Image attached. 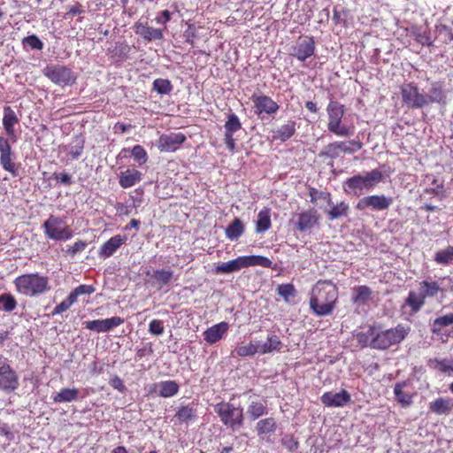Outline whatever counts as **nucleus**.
I'll list each match as a JSON object with an SVG mask.
<instances>
[{"mask_svg": "<svg viewBox=\"0 0 453 453\" xmlns=\"http://www.w3.org/2000/svg\"><path fill=\"white\" fill-rule=\"evenodd\" d=\"M339 298L338 287L330 280H319L311 288L309 305L319 317L331 315Z\"/></svg>", "mask_w": 453, "mask_h": 453, "instance_id": "obj_1", "label": "nucleus"}, {"mask_svg": "<svg viewBox=\"0 0 453 453\" xmlns=\"http://www.w3.org/2000/svg\"><path fill=\"white\" fill-rule=\"evenodd\" d=\"M442 292L439 282L431 277L418 282V291L411 290L404 301L412 314L418 313L426 304V298H434Z\"/></svg>", "mask_w": 453, "mask_h": 453, "instance_id": "obj_2", "label": "nucleus"}, {"mask_svg": "<svg viewBox=\"0 0 453 453\" xmlns=\"http://www.w3.org/2000/svg\"><path fill=\"white\" fill-rule=\"evenodd\" d=\"M384 175L378 170L373 169L365 173V175L357 174L348 178L343 183V190L345 193L354 196H360L364 191H369L383 181Z\"/></svg>", "mask_w": 453, "mask_h": 453, "instance_id": "obj_3", "label": "nucleus"}, {"mask_svg": "<svg viewBox=\"0 0 453 453\" xmlns=\"http://www.w3.org/2000/svg\"><path fill=\"white\" fill-rule=\"evenodd\" d=\"M13 284L18 293L27 296H37L50 289L49 278L37 273L21 274L15 278Z\"/></svg>", "mask_w": 453, "mask_h": 453, "instance_id": "obj_4", "label": "nucleus"}, {"mask_svg": "<svg viewBox=\"0 0 453 453\" xmlns=\"http://www.w3.org/2000/svg\"><path fill=\"white\" fill-rule=\"evenodd\" d=\"M410 327L398 324L395 327L378 331L375 327V335L371 340L370 347L374 349L385 350L393 345L399 344L410 333Z\"/></svg>", "mask_w": 453, "mask_h": 453, "instance_id": "obj_5", "label": "nucleus"}, {"mask_svg": "<svg viewBox=\"0 0 453 453\" xmlns=\"http://www.w3.org/2000/svg\"><path fill=\"white\" fill-rule=\"evenodd\" d=\"M328 117L327 130L340 137H349L355 132L354 126H346L342 124L344 116V105L337 101H330L326 106Z\"/></svg>", "mask_w": 453, "mask_h": 453, "instance_id": "obj_6", "label": "nucleus"}, {"mask_svg": "<svg viewBox=\"0 0 453 453\" xmlns=\"http://www.w3.org/2000/svg\"><path fill=\"white\" fill-rule=\"evenodd\" d=\"M273 262L268 257L264 256H241L235 259L219 265L216 266L215 272L217 273H232L242 268H248L250 266H262L265 268H271Z\"/></svg>", "mask_w": 453, "mask_h": 453, "instance_id": "obj_7", "label": "nucleus"}, {"mask_svg": "<svg viewBox=\"0 0 453 453\" xmlns=\"http://www.w3.org/2000/svg\"><path fill=\"white\" fill-rule=\"evenodd\" d=\"M44 235L53 241H67L73 236L72 227L67 224L65 217L50 215L43 222Z\"/></svg>", "mask_w": 453, "mask_h": 453, "instance_id": "obj_8", "label": "nucleus"}, {"mask_svg": "<svg viewBox=\"0 0 453 453\" xmlns=\"http://www.w3.org/2000/svg\"><path fill=\"white\" fill-rule=\"evenodd\" d=\"M214 411L227 428L235 430L242 426L244 416L242 407H235L229 402L222 401L214 406Z\"/></svg>", "mask_w": 453, "mask_h": 453, "instance_id": "obj_9", "label": "nucleus"}, {"mask_svg": "<svg viewBox=\"0 0 453 453\" xmlns=\"http://www.w3.org/2000/svg\"><path fill=\"white\" fill-rule=\"evenodd\" d=\"M362 147L363 142L360 140L335 141L326 145L319 152V157L336 159L342 154H353Z\"/></svg>", "mask_w": 453, "mask_h": 453, "instance_id": "obj_10", "label": "nucleus"}, {"mask_svg": "<svg viewBox=\"0 0 453 453\" xmlns=\"http://www.w3.org/2000/svg\"><path fill=\"white\" fill-rule=\"evenodd\" d=\"M402 103L409 109H422L426 106V95L422 93L417 83L404 82L400 87Z\"/></svg>", "mask_w": 453, "mask_h": 453, "instance_id": "obj_11", "label": "nucleus"}, {"mask_svg": "<svg viewBox=\"0 0 453 453\" xmlns=\"http://www.w3.org/2000/svg\"><path fill=\"white\" fill-rule=\"evenodd\" d=\"M19 387V378L17 372L12 367L9 360L0 355V391L11 394Z\"/></svg>", "mask_w": 453, "mask_h": 453, "instance_id": "obj_12", "label": "nucleus"}, {"mask_svg": "<svg viewBox=\"0 0 453 453\" xmlns=\"http://www.w3.org/2000/svg\"><path fill=\"white\" fill-rule=\"evenodd\" d=\"M43 74L53 83L62 87L70 86L76 81L72 69L62 65H47L43 69Z\"/></svg>", "mask_w": 453, "mask_h": 453, "instance_id": "obj_13", "label": "nucleus"}, {"mask_svg": "<svg viewBox=\"0 0 453 453\" xmlns=\"http://www.w3.org/2000/svg\"><path fill=\"white\" fill-rule=\"evenodd\" d=\"M0 165L12 177L19 175V165L16 163V154L9 139L0 136Z\"/></svg>", "mask_w": 453, "mask_h": 453, "instance_id": "obj_14", "label": "nucleus"}, {"mask_svg": "<svg viewBox=\"0 0 453 453\" xmlns=\"http://www.w3.org/2000/svg\"><path fill=\"white\" fill-rule=\"evenodd\" d=\"M316 50V43L312 36L301 35L289 49V55L300 62H305L312 57Z\"/></svg>", "mask_w": 453, "mask_h": 453, "instance_id": "obj_15", "label": "nucleus"}, {"mask_svg": "<svg viewBox=\"0 0 453 453\" xmlns=\"http://www.w3.org/2000/svg\"><path fill=\"white\" fill-rule=\"evenodd\" d=\"M95 288L92 285H80L75 288L68 296L63 300L59 304H58L53 311H51V315L55 316L58 314H61L66 311L73 303L77 302V299L80 296L82 295H90L94 293Z\"/></svg>", "mask_w": 453, "mask_h": 453, "instance_id": "obj_16", "label": "nucleus"}, {"mask_svg": "<svg viewBox=\"0 0 453 453\" xmlns=\"http://www.w3.org/2000/svg\"><path fill=\"white\" fill-rule=\"evenodd\" d=\"M251 101L253 103L254 112L258 117H261L264 113L269 116L273 115L280 108L279 104L266 95L253 94L251 96Z\"/></svg>", "mask_w": 453, "mask_h": 453, "instance_id": "obj_17", "label": "nucleus"}, {"mask_svg": "<svg viewBox=\"0 0 453 453\" xmlns=\"http://www.w3.org/2000/svg\"><path fill=\"white\" fill-rule=\"evenodd\" d=\"M392 203L393 198L390 196H386L385 195H372L360 199L356 208L360 211L366 208H371L374 211H384L388 210Z\"/></svg>", "mask_w": 453, "mask_h": 453, "instance_id": "obj_18", "label": "nucleus"}, {"mask_svg": "<svg viewBox=\"0 0 453 453\" xmlns=\"http://www.w3.org/2000/svg\"><path fill=\"white\" fill-rule=\"evenodd\" d=\"M187 137L183 133L163 134L157 141V148L160 152H175L186 142Z\"/></svg>", "mask_w": 453, "mask_h": 453, "instance_id": "obj_19", "label": "nucleus"}, {"mask_svg": "<svg viewBox=\"0 0 453 453\" xmlns=\"http://www.w3.org/2000/svg\"><path fill=\"white\" fill-rule=\"evenodd\" d=\"M320 400L326 407L340 408L351 402V395L346 389H342L337 393L328 391L321 395Z\"/></svg>", "mask_w": 453, "mask_h": 453, "instance_id": "obj_20", "label": "nucleus"}, {"mask_svg": "<svg viewBox=\"0 0 453 453\" xmlns=\"http://www.w3.org/2000/svg\"><path fill=\"white\" fill-rule=\"evenodd\" d=\"M125 322V319L120 317H111L105 319L89 320L84 323L85 327L90 331L97 333H105L111 331Z\"/></svg>", "mask_w": 453, "mask_h": 453, "instance_id": "obj_21", "label": "nucleus"}, {"mask_svg": "<svg viewBox=\"0 0 453 453\" xmlns=\"http://www.w3.org/2000/svg\"><path fill=\"white\" fill-rule=\"evenodd\" d=\"M426 106L432 104L446 105L448 103L447 92L441 81H434L426 95Z\"/></svg>", "mask_w": 453, "mask_h": 453, "instance_id": "obj_22", "label": "nucleus"}, {"mask_svg": "<svg viewBox=\"0 0 453 453\" xmlns=\"http://www.w3.org/2000/svg\"><path fill=\"white\" fill-rule=\"evenodd\" d=\"M127 241V236L116 234L104 242L99 250L98 255L102 258L111 257Z\"/></svg>", "mask_w": 453, "mask_h": 453, "instance_id": "obj_23", "label": "nucleus"}, {"mask_svg": "<svg viewBox=\"0 0 453 453\" xmlns=\"http://www.w3.org/2000/svg\"><path fill=\"white\" fill-rule=\"evenodd\" d=\"M319 217L318 215V211L315 209H309L304 211L298 215L296 229L300 232L311 229L314 226L319 224Z\"/></svg>", "mask_w": 453, "mask_h": 453, "instance_id": "obj_24", "label": "nucleus"}, {"mask_svg": "<svg viewBox=\"0 0 453 453\" xmlns=\"http://www.w3.org/2000/svg\"><path fill=\"white\" fill-rule=\"evenodd\" d=\"M409 385L410 383L408 381L403 380L397 382L394 387L395 400L403 408H407L413 403L414 394L404 390Z\"/></svg>", "mask_w": 453, "mask_h": 453, "instance_id": "obj_25", "label": "nucleus"}, {"mask_svg": "<svg viewBox=\"0 0 453 453\" xmlns=\"http://www.w3.org/2000/svg\"><path fill=\"white\" fill-rule=\"evenodd\" d=\"M18 123L19 119L15 111L10 106L4 107L3 126L6 134L13 142H16V132L14 126Z\"/></svg>", "mask_w": 453, "mask_h": 453, "instance_id": "obj_26", "label": "nucleus"}, {"mask_svg": "<svg viewBox=\"0 0 453 453\" xmlns=\"http://www.w3.org/2000/svg\"><path fill=\"white\" fill-rule=\"evenodd\" d=\"M142 179V173L135 168H127L126 171L121 172L119 176V183L122 188H129Z\"/></svg>", "mask_w": 453, "mask_h": 453, "instance_id": "obj_27", "label": "nucleus"}, {"mask_svg": "<svg viewBox=\"0 0 453 453\" xmlns=\"http://www.w3.org/2000/svg\"><path fill=\"white\" fill-rule=\"evenodd\" d=\"M153 389L150 392L157 389V395L164 398H170L178 394L180 386L175 380H164L152 385Z\"/></svg>", "mask_w": 453, "mask_h": 453, "instance_id": "obj_28", "label": "nucleus"}, {"mask_svg": "<svg viewBox=\"0 0 453 453\" xmlns=\"http://www.w3.org/2000/svg\"><path fill=\"white\" fill-rule=\"evenodd\" d=\"M228 327V323L225 321H222L209 327L203 333L204 340L210 344H214L218 342L227 332Z\"/></svg>", "mask_w": 453, "mask_h": 453, "instance_id": "obj_29", "label": "nucleus"}, {"mask_svg": "<svg viewBox=\"0 0 453 453\" xmlns=\"http://www.w3.org/2000/svg\"><path fill=\"white\" fill-rule=\"evenodd\" d=\"M453 410V400L449 397H439L429 403V411L436 415H448Z\"/></svg>", "mask_w": 453, "mask_h": 453, "instance_id": "obj_30", "label": "nucleus"}, {"mask_svg": "<svg viewBox=\"0 0 453 453\" xmlns=\"http://www.w3.org/2000/svg\"><path fill=\"white\" fill-rule=\"evenodd\" d=\"M134 29L137 35L149 42L163 38V32L161 29L149 27L147 24L136 23L134 25Z\"/></svg>", "mask_w": 453, "mask_h": 453, "instance_id": "obj_31", "label": "nucleus"}, {"mask_svg": "<svg viewBox=\"0 0 453 453\" xmlns=\"http://www.w3.org/2000/svg\"><path fill=\"white\" fill-rule=\"evenodd\" d=\"M296 121L289 120L287 124L280 126L277 130L273 131V140L286 142L296 133Z\"/></svg>", "mask_w": 453, "mask_h": 453, "instance_id": "obj_32", "label": "nucleus"}, {"mask_svg": "<svg viewBox=\"0 0 453 453\" xmlns=\"http://www.w3.org/2000/svg\"><path fill=\"white\" fill-rule=\"evenodd\" d=\"M79 399V389L76 388H63L56 395H52L55 403H71Z\"/></svg>", "mask_w": 453, "mask_h": 453, "instance_id": "obj_33", "label": "nucleus"}, {"mask_svg": "<svg viewBox=\"0 0 453 453\" xmlns=\"http://www.w3.org/2000/svg\"><path fill=\"white\" fill-rule=\"evenodd\" d=\"M271 210L267 207L263 208L257 214L256 221V232L257 234L265 233L271 228Z\"/></svg>", "mask_w": 453, "mask_h": 453, "instance_id": "obj_34", "label": "nucleus"}, {"mask_svg": "<svg viewBox=\"0 0 453 453\" xmlns=\"http://www.w3.org/2000/svg\"><path fill=\"white\" fill-rule=\"evenodd\" d=\"M247 417L250 421H255L262 416L267 414V407L265 403L252 401L247 408Z\"/></svg>", "mask_w": 453, "mask_h": 453, "instance_id": "obj_35", "label": "nucleus"}, {"mask_svg": "<svg viewBox=\"0 0 453 453\" xmlns=\"http://www.w3.org/2000/svg\"><path fill=\"white\" fill-rule=\"evenodd\" d=\"M453 325V313H447L438 317L431 324V332L433 334L441 335L444 327Z\"/></svg>", "mask_w": 453, "mask_h": 453, "instance_id": "obj_36", "label": "nucleus"}, {"mask_svg": "<svg viewBox=\"0 0 453 453\" xmlns=\"http://www.w3.org/2000/svg\"><path fill=\"white\" fill-rule=\"evenodd\" d=\"M332 207L326 211L330 220L338 219L342 217H347L349 211V205L344 201L336 204H331Z\"/></svg>", "mask_w": 453, "mask_h": 453, "instance_id": "obj_37", "label": "nucleus"}, {"mask_svg": "<svg viewBox=\"0 0 453 453\" xmlns=\"http://www.w3.org/2000/svg\"><path fill=\"white\" fill-rule=\"evenodd\" d=\"M372 291L369 287L365 285L357 286L353 289L351 299L354 303L365 304L372 299Z\"/></svg>", "mask_w": 453, "mask_h": 453, "instance_id": "obj_38", "label": "nucleus"}, {"mask_svg": "<svg viewBox=\"0 0 453 453\" xmlns=\"http://www.w3.org/2000/svg\"><path fill=\"white\" fill-rule=\"evenodd\" d=\"M277 429V422L274 418L269 417L265 418H262L257 421L256 425V430L257 432V435L261 436L266 434H273Z\"/></svg>", "mask_w": 453, "mask_h": 453, "instance_id": "obj_39", "label": "nucleus"}, {"mask_svg": "<svg viewBox=\"0 0 453 453\" xmlns=\"http://www.w3.org/2000/svg\"><path fill=\"white\" fill-rule=\"evenodd\" d=\"M243 232L244 225L238 218H235L226 228V235L232 241L238 239Z\"/></svg>", "mask_w": 453, "mask_h": 453, "instance_id": "obj_40", "label": "nucleus"}, {"mask_svg": "<svg viewBox=\"0 0 453 453\" xmlns=\"http://www.w3.org/2000/svg\"><path fill=\"white\" fill-rule=\"evenodd\" d=\"M428 365L442 373L453 372V359H430Z\"/></svg>", "mask_w": 453, "mask_h": 453, "instance_id": "obj_41", "label": "nucleus"}, {"mask_svg": "<svg viewBox=\"0 0 453 453\" xmlns=\"http://www.w3.org/2000/svg\"><path fill=\"white\" fill-rule=\"evenodd\" d=\"M434 260L442 265L453 264V246H448L446 249L437 251Z\"/></svg>", "mask_w": 453, "mask_h": 453, "instance_id": "obj_42", "label": "nucleus"}, {"mask_svg": "<svg viewBox=\"0 0 453 453\" xmlns=\"http://www.w3.org/2000/svg\"><path fill=\"white\" fill-rule=\"evenodd\" d=\"M196 417V409L191 405L180 406L175 414V418L180 423H188Z\"/></svg>", "mask_w": 453, "mask_h": 453, "instance_id": "obj_43", "label": "nucleus"}, {"mask_svg": "<svg viewBox=\"0 0 453 453\" xmlns=\"http://www.w3.org/2000/svg\"><path fill=\"white\" fill-rule=\"evenodd\" d=\"M18 303L16 298L9 293L0 295V311L12 312L17 308Z\"/></svg>", "mask_w": 453, "mask_h": 453, "instance_id": "obj_44", "label": "nucleus"}, {"mask_svg": "<svg viewBox=\"0 0 453 453\" xmlns=\"http://www.w3.org/2000/svg\"><path fill=\"white\" fill-rule=\"evenodd\" d=\"M431 184L433 187L426 188L424 191L428 195H433L442 200L446 197V189L442 181H440L437 178H434Z\"/></svg>", "mask_w": 453, "mask_h": 453, "instance_id": "obj_45", "label": "nucleus"}, {"mask_svg": "<svg viewBox=\"0 0 453 453\" xmlns=\"http://www.w3.org/2000/svg\"><path fill=\"white\" fill-rule=\"evenodd\" d=\"M281 345L282 343L277 335H271L267 338V342L261 346L259 353L266 354L272 351H279Z\"/></svg>", "mask_w": 453, "mask_h": 453, "instance_id": "obj_46", "label": "nucleus"}, {"mask_svg": "<svg viewBox=\"0 0 453 453\" xmlns=\"http://www.w3.org/2000/svg\"><path fill=\"white\" fill-rule=\"evenodd\" d=\"M153 89L160 95H168L173 90V85L167 79H156L153 81Z\"/></svg>", "mask_w": 453, "mask_h": 453, "instance_id": "obj_47", "label": "nucleus"}, {"mask_svg": "<svg viewBox=\"0 0 453 453\" xmlns=\"http://www.w3.org/2000/svg\"><path fill=\"white\" fill-rule=\"evenodd\" d=\"M224 127L225 133L234 134L242 128V123L236 114L231 113L227 116Z\"/></svg>", "mask_w": 453, "mask_h": 453, "instance_id": "obj_48", "label": "nucleus"}, {"mask_svg": "<svg viewBox=\"0 0 453 453\" xmlns=\"http://www.w3.org/2000/svg\"><path fill=\"white\" fill-rule=\"evenodd\" d=\"M277 293L285 300V302L288 303L289 297H294L296 296V290L295 286L291 283L280 284L277 288Z\"/></svg>", "mask_w": 453, "mask_h": 453, "instance_id": "obj_49", "label": "nucleus"}, {"mask_svg": "<svg viewBox=\"0 0 453 453\" xmlns=\"http://www.w3.org/2000/svg\"><path fill=\"white\" fill-rule=\"evenodd\" d=\"M234 351L238 357H245L254 356L259 352V349L257 343L250 342L247 345L237 347Z\"/></svg>", "mask_w": 453, "mask_h": 453, "instance_id": "obj_50", "label": "nucleus"}, {"mask_svg": "<svg viewBox=\"0 0 453 453\" xmlns=\"http://www.w3.org/2000/svg\"><path fill=\"white\" fill-rule=\"evenodd\" d=\"M309 195L311 196V202L312 203H315L317 202L318 197L319 199H323L324 201H326L328 205L333 204L332 196L328 192L319 191L314 188H311L309 189Z\"/></svg>", "mask_w": 453, "mask_h": 453, "instance_id": "obj_51", "label": "nucleus"}, {"mask_svg": "<svg viewBox=\"0 0 453 453\" xmlns=\"http://www.w3.org/2000/svg\"><path fill=\"white\" fill-rule=\"evenodd\" d=\"M132 157L140 165H144L148 161V154L141 145H134L132 149Z\"/></svg>", "mask_w": 453, "mask_h": 453, "instance_id": "obj_52", "label": "nucleus"}, {"mask_svg": "<svg viewBox=\"0 0 453 453\" xmlns=\"http://www.w3.org/2000/svg\"><path fill=\"white\" fill-rule=\"evenodd\" d=\"M173 276V273L171 270L159 269L154 271V279L162 285L168 284Z\"/></svg>", "mask_w": 453, "mask_h": 453, "instance_id": "obj_53", "label": "nucleus"}, {"mask_svg": "<svg viewBox=\"0 0 453 453\" xmlns=\"http://www.w3.org/2000/svg\"><path fill=\"white\" fill-rule=\"evenodd\" d=\"M375 335V326H372L368 328L367 332H360L357 335L358 342L363 346H370L371 340Z\"/></svg>", "mask_w": 453, "mask_h": 453, "instance_id": "obj_54", "label": "nucleus"}, {"mask_svg": "<svg viewBox=\"0 0 453 453\" xmlns=\"http://www.w3.org/2000/svg\"><path fill=\"white\" fill-rule=\"evenodd\" d=\"M23 44L28 45L32 50H41L43 48V42L35 35L25 37Z\"/></svg>", "mask_w": 453, "mask_h": 453, "instance_id": "obj_55", "label": "nucleus"}, {"mask_svg": "<svg viewBox=\"0 0 453 453\" xmlns=\"http://www.w3.org/2000/svg\"><path fill=\"white\" fill-rule=\"evenodd\" d=\"M84 150V140L77 138L75 144L70 148L69 155L73 159H77L81 157Z\"/></svg>", "mask_w": 453, "mask_h": 453, "instance_id": "obj_56", "label": "nucleus"}, {"mask_svg": "<svg viewBox=\"0 0 453 453\" xmlns=\"http://www.w3.org/2000/svg\"><path fill=\"white\" fill-rule=\"evenodd\" d=\"M87 245L88 243L85 241L79 240L67 249L66 253L74 257L77 253L83 251Z\"/></svg>", "mask_w": 453, "mask_h": 453, "instance_id": "obj_57", "label": "nucleus"}, {"mask_svg": "<svg viewBox=\"0 0 453 453\" xmlns=\"http://www.w3.org/2000/svg\"><path fill=\"white\" fill-rule=\"evenodd\" d=\"M149 332L154 335H160L164 333V323L160 319H153L149 325Z\"/></svg>", "mask_w": 453, "mask_h": 453, "instance_id": "obj_58", "label": "nucleus"}, {"mask_svg": "<svg viewBox=\"0 0 453 453\" xmlns=\"http://www.w3.org/2000/svg\"><path fill=\"white\" fill-rule=\"evenodd\" d=\"M109 384L114 389H117L120 393H124L127 390V388L123 382V380L118 375H113L109 380Z\"/></svg>", "mask_w": 453, "mask_h": 453, "instance_id": "obj_59", "label": "nucleus"}, {"mask_svg": "<svg viewBox=\"0 0 453 453\" xmlns=\"http://www.w3.org/2000/svg\"><path fill=\"white\" fill-rule=\"evenodd\" d=\"M53 178L65 185L69 186L72 184L71 175L67 173H54Z\"/></svg>", "mask_w": 453, "mask_h": 453, "instance_id": "obj_60", "label": "nucleus"}, {"mask_svg": "<svg viewBox=\"0 0 453 453\" xmlns=\"http://www.w3.org/2000/svg\"><path fill=\"white\" fill-rule=\"evenodd\" d=\"M224 141L229 151L234 152L235 150V140L234 138V134L225 133Z\"/></svg>", "mask_w": 453, "mask_h": 453, "instance_id": "obj_61", "label": "nucleus"}, {"mask_svg": "<svg viewBox=\"0 0 453 453\" xmlns=\"http://www.w3.org/2000/svg\"><path fill=\"white\" fill-rule=\"evenodd\" d=\"M115 209L119 215H129L131 212L130 207L123 203H117Z\"/></svg>", "mask_w": 453, "mask_h": 453, "instance_id": "obj_62", "label": "nucleus"}, {"mask_svg": "<svg viewBox=\"0 0 453 453\" xmlns=\"http://www.w3.org/2000/svg\"><path fill=\"white\" fill-rule=\"evenodd\" d=\"M171 19V13L168 10H165L161 12L160 16H157L155 20L158 24H165Z\"/></svg>", "mask_w": 453, "mask_h": 453, "instance_id": "obj_63", "label": "nucleus"}, {"mask_svg": "<svg viewBox=\"0 0 453 453\" xmlns=\"http://www.w3.org/2000/svg\"><path fill=\"white\" fill-rule=\"evenodd\" d=\"M82 12H84L82 4L80 3H76L69 8L67 15L74 16L77 14H81Z\"/></svg>", "mask_w": 453, "mask_h": 453, "instance_id": "obj_64", "label": "nucleus"}]
</instances>
